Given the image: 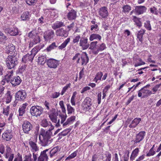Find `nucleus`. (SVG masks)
Returning <instances> with one entry per match:
<instances>
[{
	"label": "nucleus",
	"instance_id": "nucleus-61",
	"mask_svg": "<svg viewBox=\"0 0 161 161\" xmlns=\"http://www.w3.org/2000/svg\"><path fill=\"white\" fill-rule=\"evenodd\" d=\"M138 60L140 62V63L136 64L134 65L135 67H136L145 64V62L142 61V60L141 58H140L138 59Z\"/></svg>",
	"mask_w": 161,
	"mask_h": 161
},
{
	"label": "nucleus",
	"instance_id": "nucleus-57",
	"mask_svg": "<svg viewBox=\"0 0 161 161\" xmlns=\"http://www.w3.org/2000/svg\"><path fill=\"white\" fill-rule=\"evenodd\" d=\"M156 153L155 151L154 150H152V149H150L148 153L146 154V156L149 157L151 156H153Z\"/></svg>",
	"mask_w": 161,
	"mask_h": 161
},
{
	"label": "nucleus",
	"instance_id": "nucleus-38",
	"mask_svg": "<svg viewBox=\"0 0 161 161\" xmlns=\"http://www.w3.org/2000/svg\"><path fill=\"white\" fill-rule=\"evenodd\" d=\"M70 38H68L60 46L58 47V48L59 49H62L65 48L68 43L70 42Z\"/></svg>",
	"mask_w": 161,
	"mask_h": 161
},
{
	"label": "nucleus",
	"instance_id": "nucleus-1",
	"mask_svg": "<svg viewBox=\"0 0 161 161\" xmlns=\"http://www.w3.org/2000/svg\"><path fill=\"white\" fill-rule=\"evenodd\" d=\"M54 128L53 126H52L47 131L43 129H41L40 135L42 136L43 138L42 139H41L40 136L39 138L42 146H47L52 142L53 140L51 138L52 136H53V133L51 131L54 129Z\"/></svg>",
	"mask_w": 161,
	"mask_h": 161
},
{
	"label": "nucleus",
	"instance_id": "nucleus-11",
	"mask_svg": "<svg viewBox=\"0 0 161 161\" xmlns=\"http://www.w3.org/2000/svg\"><path fill=\"white\" fill-rule=\"evenodd\" d=\"M26 97V94L24 91H19L16 94V101L15 102H16L17 100L23 101L25 99Z\"/></svg>",
	"mask_w": 161,
	"mask_h": 161
},
{
	"label": "nucleus",
	"instance_id": "nucleus-19",
	"mask_svg": "<svg viewBox=\"0 0 161 161\" xmlns=\"http://www.w3.org/2000/svg\"><path fill=\"white\" fill-rule=\"evenodd\" d=\"M147 8L144 6H136L135 10L137 15L141 14L145 12Z\"/></svg>",
	"mask_w": 161,
	"mask_h": 161
},
{
	"label": "nucleus",
	"instance_id": "nucleus-60",
	"mask_svg": "<svg viewBox=\"0 0 161 161\" xmlns=\"http://www.w3.org/2000/svg\"><path fill=\"white\" fill-rule=\"evenodd\" d=\"M11 151V148L8 146L7 147V149L6 150V154L5 157L6 158H8L9 157V153H10Z\"/></svg>",
	"mask_w": 161,
	"mask_h": 161
},
{
	"label": "nucleus",
	"instance_id": "nucleus-8",
	"mask_svg": "<svg viewBox=\"0 0 161 161\" xmlns=\"http://www.w3.org/2000/svg\"><path fill=\"white\" fill-rule=\"evenodd\" d=\"M47 64L50 68H56L59 64V61L53 58H50L47 61Z\"/></svg>",
	"mask_w": 161,
	"mask_h": 161
},
{
	"label": "nucleus",
	"instance_id": "nucleus-26",
	"mask_svg": "<svg viewBox=\"0 0 161 161\" xmlns=\"http://www.w3.org/2000/svg\"><path fill=\"white\" fill-rule=\"evenodd\" d=\"M146 30L144 29H141L137 34V38L139 41L141 42V43H142L143 41V36L144 35Z\"/></svg>",
	"mask_w": 161,
	"mask_h": 161
},
{
	"label": "nucleus",
	"instance_id": "nucleus-2",
	"mask_svg": "<svg viewBox=\"0 0 161 161\" xmlns=\"http://www.w3.org/2000/svg\"><path fill=\"white\" fill-rule=\"evenodd\" d=\"M89 60L87 54L86 52L83 53L81 55L79 53H77L72 58L74 62L76 60L77 63H81L82 65H86L88 62Z\"/></svg>",
	"mask_w": 161,
	"mask_h": 161
},
{
	"label": "nucleus",
	"instance_id": "nucleus-4",
	"mask_svg": "<svg viewBox=\"0 0 161 161\" xmlns=\"http://www.w3.org/2000/svg\"><path fill=\"white\" fill-rule=\"evenodd\" d=\"M30 113L32 116L36 117H39L43 112V108L40 106H32L30 110Z\"/></svg>",
	"mask_w": 161,
	"mask_h": 161
},
{
	"label": "nucleus",
	"instance_id": "nucleus-9",
	"mask_svg": "<svg viewBox=\"0 0 161 161\" xmlns=\"http://www.w3.org/2000/svg\"><path fill=\"white\" fill-rule=\"evenodd\" d=\"M3 30L6 33L9 34L11 36H16L18 35L19 33L18 28L16 27H5L4 28Z\"/></svg>",
	"mask_w": 161,
	"mask_h": 161
},
{
	"label": "nucleus",
	"instance_id": "nucleus-58",
	"mask_svg": "<svg viewBox=\"0 0 161 161\" xmlns=\"http://www.w3.org/2000/svg\"><path fill=\"white\" fill-rule=\"evenodd\" d=\"M81 37L80 35L76 36L73 39V42L74 43H78Z\"/></svg>",
	"mask_w": 161,
	"mask_h": 161
},
{
	"label": "nucleus",
	"instance_id": "nucleus-16",
	"mask_svg": "<svg viewBox=\"0 0 161 161\" xmlns=\"http://www.w3.org/2000/svg\"><path fill=\"white\" fill-rule=\"evenodd\" d=\"M98 13L100 16L103 18H107L108 15V9L106 7H103L100 8Z\"/></svg>",
	"mask_w": 161,
	"mask_h": 161
},
{
	"label": "nucleus",
	"instance_id": "nucleus-30",
	"mask_svg": "<svg viewBox=\"0 0 161 161\" xmlns=\"http://www.w3.org/2000/svg\"><path fill=\"white\" fill-rule=\"evenodd\" d=\"M98 42L97 41L92 42L90 43V47L89 49L92 50V53L93 54V51H95L97 50L98 45Z\"/></svg>",
	"mask_w": 161,
	"mask_h": 161
},
{
	"label": "nucleus",
	"instance_id": "nucleus-27",
	"mask_svg": "<svg viewBox=\"0 0 161 161\" xmlns=\"http://www.w3.org/2000/svg\"><path fill=\"white\" fill-rule=\"evenodd\" d=\"M102 37L98 34L96 33H93L90 36L89 40L91 41H92L94 40L100 41L101 40Z\"/></svg>",
	"mask_w": 161,
	"mask_h": 161
},
{
	"label": "nucleus",
	"instance_id": "nucleus-12",
	"mask_svg": "<svg viewBox=\"0 0 161 161\" xmlns=\"http://www.w3.org/2000/svg\"><path fill=\"white\" fill-rule=\"evenodd\" d=\"M15 52V47L13 44H10L6 47L5 53L7 54H9V55H13L14 54L15 56H16V53Z\"/></svg>",
	"mask_w": 161,
	"mask_h": 161
},
{
	"label": "nucleus",
	"instance_id": "nucleus-54",
	"mask_svg": "<svg viewBox=\"0 0 161 161\" xmlns=\"http://www.w3.org/2000/svg\"><path fill=\"white\" fill-rule=\"evenodd\" d=\"M39 50L38 47H35L31 50V53L32 54L34 55L35 56Z\"/></svg>",
	"mask_w": 161,
	"mask_h": 161
},
{
	"label": "nucleus",
	"instance_id": "nucleus-18",
	"mask_svg": "<svg viewBox=\"0 0 161 161\" xmlns=\"http://www.w3.org/2000/svg\"><path fill=\"white\" fill-rule=\"evenodd\" d=\"M49 149H46L41 152L40 155L38 158V161H47L48 159V156L46 152Z\"/></svg>",
	"mask_w": 161,
	"mask_h": 161
},
{
	"label": "nucleus",
	"instance_id": "nucleus-63",
	"mask_svg": "<svg viewBox=\"0 0 161 161\" xmlns=\"http://www.w3.org/2000/svg\"><path fill=\"white\" fill-rule=\"evenodd\" d=\"M31 154H29L28 155L25 156V159L24 161H31Z\"/></svg>",
	"mask_w": 161,
	"mask_h": 161
},
{
	"label": "nucleus",
	"instance_id": "nucleus-7",
	"mask_svg": "<svg viewBox=\"0 0 161 161\" xmlns=\"http://www.w3.org/2000/svg\"><path fill=\"white\" fill-rule=\"evenodd\" d=\"M146 132L144 131H141L138 133L136 134L135 138L134 140H133L134 142V144L139 143L143 140L144 138Z\"/></svg>",
	"mask_w": 161,
	"mask_h": 161
},
{
	"label": "nucleus",
	"instance_id": "nucleus-15",
	"mask_svg": "<svg viewBox=\"0 0 161 161\" xmlns=\"http://www.w3.org/2000/svg\"><path fill=\"white\" fill-rule=\"evenodd\" d=\"M79 45L82 48L83 50L88 48L90 44L88 43V39L86 38H82L80 40Z\"/></svg>",
	"mask_w": 161,
	"mask_h": 161
},
{
	"label": "nucleus",
	"instance_id": "nucleus-62",
	"mask_svg": "<svg viewBox=\"0 0 161 161\" xmlns=\"http://www.w3.org/2000/svg\"><path fill=\"white\" fill-rule=\"evenodd\" d=\"M7 98L6 99V102L7 103H8L10 102L11 99L12 98V96L10 94L7 93Z\"/></svg>",
	"mask_w": 161,
	"mask_h": 161
},
{
	"label": "nucleus",
	"instance_id": "nucleus-24",
	"mask_svg": "<svg viewBox=\"0 0 161 161\" xmlns=\"http://www.w3.org/2000/svg\"><path fill=\"white\" fill-rule=\"evenodd\" d=\"M34 57V55L32 54L31 53L30 54L28 53L23 57L22 61L25 62L27 60L31 62L33 60Z\"/></svg>",
	"mask_w": 161,
	"mask_h": 161
},
{
	"label": "nucleus",
	"instance_id": "nucleus-55",
	"mask_svg": "<svg viewBox=\"0 0 161 161\" xmlns=\"http://www.w3.org/2000/svg\"><path fill=\"white\" fill-rule=\"evenodd\" d=\"M59 116L61 119V123L62 124L65 121L67 117V115L66 114L64 115L62 114H60L59 115Z\"/></svg>",
	"mask_w": 161,
	"mask_h": 161
},
{
	"label": "nucleus",
	"instance_id": "nucleus-48",
	"mask_svg": "<svg viewBox=\"0 0 161 161\" xmlns=\"http://www.w3.org/2000/svg\"><path fill=\"white\" fill-rule=\"evenodd\" d=\"M12 77L11 75L8 74L4 76V79L6 80V83H10L11 80L12 79Z\"/></svg>",
	"mask_w": 161,
	"mask_h": 161
},
{
	"label": "nucleus",
	"instance_id": "nucleus-14",
	"mask_svg": "<svg viewBox=\"0 0 161 161\" xmlns=\"http://www.w3.org/2000/svg\"><path fill=\"white\" fill-rule=\"evenodd\" d=\"M55 33L57 36L66 37L68 36L69 32L63 28H61L56 30Z\"/></svg>",
	"mask_w": 161,
	"mask_h": 161
},
{
	"label": "nucleus",
	"instance_id": "nucleus-37",
	"mask_svg": "<svg viewBox=\"0 0 161 161\" xmlns=\"http://www.w3.org/2000/svg\"><path fill=\"white\" fill-rule=\"evenodd\" d=\"M29 144L32 149L35 152L38 151L39 150L38 147H37L36 144L34 142L32 141H30L29 142Z\"/></svg>",
	"mask_w": 161,
	"mask_h": 161
},
{
	"label": "nucleus",
	"instance_id": "nucleus-10",
	"mask_svg": "<svg viewBox=\"0 0 161 161\" xmlns=\"http://www.w3.org/2000/svg\"><path fill=\"white\" fill-rule=\"evenodd\" d=\"M22 127L24 132L26 134L29 133V132L33 128L32 125L29 122L27 121L24 122Z\"/></svg>",
	"mask_w": 161,
	"mask_h": 161
},
{
	"label": "nucleus",
	"instance_id": "nucleus-32",
	"mask_svg": "<svg viewBox=\"0 0 161 161\" xmlns=\"http://www.w3.org/2000/svg\"><path fill=\"white\" fill-rule=\"evenodd\" d=\"M139 152V149L137 148L133 151L130 158V159L131 161H133L135 159V158L137 156Z\"/></svg>",
	"mask_w": 161,
	"mask_h": 161
},
{
	"label": "nucleus",
	"instance_id": "nucleus-41",
	"mask_svg": "<svg viewBox=\"0 0 161 161\" xmlns=\"http://www.w3.org/2000/svg\"><path fill=\"white\" fill-rule=\"evenodd\" d=\"M71 130V129H67L63 131L62 132L58 134V136H66Z\"/></svg>",
	"mask_w": 161,
	"mask_h": 161
},
{
	"label": "nucleus",
	"instance_id": "nucleus-34",
	"mask_svg": "<svg viewBox=\"0 0 161 161\" xmlns=\"http://www.w3.org/2000/svg\"><path fill=\"white\" fill-rule=\"evenodd\" d=\"M30 15L28 11H26L24 12L23 14L21 15V18L22 20L23 21L26 20H28L29 18L30 17Z\"/></svg>",
	"mask_w": 161,
	"mask_h": 161
},
{
	"label": "nucleus",
	"instance_id": "nucleus-59",
	"mask_svg": "<svg viewBox=\"0 0 161 161\" xmlns=\"http://www.w3.org/2000/svg\"><path fill=\"white\" fill-rule=\"evenodd\" d=\"M150 12L154 14L155 15H157L158 14V13L157 12V9L154 7H153V8H150Z\"/></svg>",
	"mask_w": 161,
	"mask_h": 161
},
{
	"label": "nucleus",
	"instance_id": "nucleus-52",
	"mask_svg": "<svg viewBox=\"0 0 161 161\" xmlns=\"http://www.w3.org/2000/svg\"><path fill=\"white\" fill-rule=\"evenodd\" d=\"M129 152L128 150H126L124 152V161H128L129 159Z\"/></svg>",
	"mask_w": 161,
	"mask_h": 161
},
{
	"label": "nucleus",
	"instance_id": "nucleus-17",
	"mask_svg": "<svg viewBox=\"0 0 161 161\" xmlns=\"http://www.w3.org/2000/svg\"><path fill=\"white\" fill-rule=\"evenodd\" d=\"M2 138L6 141H10L13 137V132L11 130H7L2 134Z\"/></svg>",
	"mask_w": 161,
	"mask_h": 161
},
{
	"label": "nucleus",
	"instance_id": "nucleus-35",
	"mask_svg": "<svg viewBox=\"0 0 161 161\" xmlns=\"http://www.w3.org/2000/svg\"><path fill=\"white\" fill-rule=\"evenodd\" d=\"M41 125L44 127H46L50 126H53L51 123L50 122L48 121L46 119H44L42 120L41 122Z\"/></svg>",
	"mask_w": 161,
	"mask_h": 161
},
{
	"label": "nucleus",
	"instance_id": "nucleus-6",
	"mask_svg": "<svg viewBox=\"0 0 161 161\" xmlns=\"http://www.w3.org/2000/svg\"><path fill=\"white\" fill-rule=\"evenodd\" d=\"M28 36L33 39L32 42L35 44H36L40 42L39 36L34 31H32L29 33Z\"/></svg>",
	"mask_w": 161,
	"mask_h": 161
},
{
	"label": "nucleus",
	"instance_id": "nucleus-28",
	"mask_svg": "<svg viewBox=\"0 0 161 161\" xmlns=\"http://www.w3.org/2000/svg\"><path fill=\"white\" fill-rule=\"evenodd\" d=\"M64 26V22L61 21H57L53 24L52 27L53 29L55 30L56 29Z\"/></svg>",
	"mask_w": 161,
	"mask_h": 161
},
{
	"label": "nucleus",
	"instance_id": "nucleus-23",
	"mask_svg": "<svg viewBox=\"0 0 161 161\" xmlns=\"http://www.w3.org/2000/svg\"><path fill=\"white\" fill-rule=\"evenodd\" d=\"M58 146H57L53 148L50 152V157L51 158L57 155L58 153L60 151V150Z\"/></svg>",
	"mask_w": 161,
	"mask_h": 161
},
{
	"label": "nucleus",
	"instance_id": "nucleus-13",
	"mask_svg": "<svg viewBox=\"0 0 161 161\" xmlns=\"http://www.w3.org/2000/svg\"><path fill=\"white\" fill-rule=\"evenodd\" d=\"M54 32L53 30H48L44 33V38L45 41H48L53 38Z\"/></svg>",
	"mask_w": 161,
	"mask_h": 161
},
{
	"label": "nucleus",
	"instance_id": "nucleus-47",
	"mask_svg": "<svg viewBox=\"0 0 161 161\" xmlns=\"http://www.w3.org/2000/svg\"><path fill=\"white\" fill-rule=\"evenodd\" d=\"M123 12H124L125 13H128L129 12L130 10H131V7L129 5H126L124 6L123 7Z\"/></svg>",
	"mask_w": 161,
	"mask_h": 161
},
{
	"label": "nucleus",
	"instance_id": "nucleus-21",
	"mask_svg": "<svg viewBox=\"0 0 161 161\" xmlns=\"http://www.w3.org/2000/svg\"><path fill=\"white\" fill-rule=\"evenodd\" d=\"M21 82V80L20 77L18 76L12 77V79L11 80V83L13 87L19 85Z\"/></svg>",
	"mask_w": 161,
	"mask_h": 161
},
{
	"label": "nucleus",
	"instance_id": "nucleus-29",
	"mask_svg": "<svg viewBox=\"0 0 161 161\" xmlns=\"http://www.w3.org/2000/svg\"><path fill=\"white\" fill-rule=\"evenodd\" d=\"M47 58L46 55H42L41 56L38 57V63L39 64L43 65L45 64L46 62L47 63Z\"/></svg>",
	"mask_w": 161,
	"mask_h": 161
},
{
	"label": "nucleus",
	"instance_id": "nucleus-40",
	"mask_svg": "<svg viewBox=\"0 0 161 161\" xmlns=\"http://www.w3.org/2000/svg\"><path fill=\"white\" fill-rule=\"evenodd\" d=\"M7 39V36L4 35L3 33L0 31V42L3 43H5V41Z\"/></svg>",
	"mask_w": 161,
	"mask_h": 161
},
{
	"label": "nucleus",
	"instance_id": "nucleus-42",
	"mask_svg": "<svg viewBox=\"0 0 161 161\" xmlns=\"http://www.w3.org/2000/svg\"><path fill=\"white\" fill-rule=\"evenodd\" d=\"M58 47L56 45L55 42H54L52 43L46 49L47 51L49 52L51 50L56 48Z\"/></svg>",
	"mask_w": 161,
	"mask_h": 161
},
{
	"label": "nucleus",
	"instance_id": "nucleus-31",
	"mask_svg": "<svg viewBox=\"0 0 161 161\" xmlns=\"http://www.w3.org/2000/svg\"><path fill=\"white\" fill-rule=\"evenodd\" d=\"M75 119V116H72L68 118L66 121L63 124V127H65L67 125L71 124L74 121Z\"/></svg>",
	"mask_w": 161,
	"mask_h": 161
},
{
	"label": "nucleus",
	"instance_id": "nucleus-51",
	"mask_svg": "<svg viewBox=\"0 0 161 161\" xmlns=\"http://www.w3.org/2000/svg\"><path fill=\"white\" fill-rule=\"evenodd\" d=\"M103 75V73L102 72H98L97 74L96 77L94 78V80L96 82L98 80H100Z\"/></svg>",
	"mask_w": 161,
	"mask_h": 161
},
{
	"label": "nucleus",
	"instance_id": "nucleus-53",
	"mask_svg": "<svg viewBox=\"0 0 161 161\" xmlns=\"http://www.w3.org/2000/svg\"><path fill=\"white\" fill-rule=\"evenodd\" d=\"M78 151L77 150L75 151L74 153L71 154L70 155H69L66 159V160L67 159H70L72 158H73L75 157L77 155V153Z\"/></svg>",
	"mask_w": 161,
	"mask_h": 161
},
{
	"label": "nucleus",
	"instance_id": "nucleus-45",
	"mask_svg": "<svg viewBox=\"0 0 161 161\" xmlns=\"http://www.w3.org/2000/svg\"><path fill=\"white\" fill-rule=\"evenodd\" d=\"M26 3L29 6L35 5L37 2V0H25Z\"/></svg>",
	"mask_w": 161,
	"mask_h": 161
},
{
	"label": "nucleus",
	"instance_id": "nucleus-20",
	"mask_svg": "<svg viewBox=\"0 0 161 161\" xmlns=\"http://www.w3.org/2000/svg\"><path fill=\"white\" fill-rule=\"evenodd\" d=\"M76 12L74 9H71L67 15V18L69 20L75 19L77 16Z\"/></svg>",
	"mask_w": 161,
	"mask_h": 161
},
{
	"label": "nucleus",
	"instance_id": "nucleus-39",
	"mask_svg": "<svg viewBox=\"0 0 161 161\" xmlns=\"http://www.w3.org/2000/svg\"><path fill=\"white\" fill-rule=\"evenodd\" d=\"M133 20L137 26L140 27L142 26V23L140 20V19L137 18L136 16H133Z\"/></svg>",
	"mask_w": 161,
	"mask_h": 161
},
{
	"label": "nucleus",
	"instance_id": "nucleus-64",
	"mask_svg": "<svg viewBox=\"0 0 161 161\" xmlns=\"http://www.w3.org/2000/svg\"><path fill=\"white\" fill-rule=\"evenodd\" d=\"M84 68H83L79 73V80L81 79L84 75Z\"/></svg>",
	"mask_w": 161,
	"mask_h": 161
},
{
	"label": "nucleus",
	"instance_id": "nucleus-44",
	"mask_svg": "<svg viewBox=\"0 0 161 161\" xmlns=\"http://www.w3.org/2000/svg\"><path fill=\"white\" fill-rule=\"evenodd\" d=\"M67 110L68 114H71L73 112H74V109L69 104H67Z\"/></svg>",
	"mask_w": 161,
	"mask_h": 161
},
{
	"label": "nucleus",
	"instance_id": "nucleus-3",
	"mask_svg": "<svg viewBox=\"0 0 161 161\" xmlns=\"http://www.w3.org/2000/svg\"><path fill=\"white\" fill-rule=\"evenodd\" d=\"M5 62L7 67L9 69H14L18 64L17 58L14 54L13 55H8L6 59Z\"/></svg>",
	"mask_w": 161,
	"mask_h": 161
},
{
	"label": "nucleus",
	"instance_id": "nucleus-33",
	"mask_svg": "<svg viewBox=\"0 0 161 161\" xmlns=\"http://www.w3.org/2000/svg\"><path fill=\"white\" fill-rule=\"evenodd\" d=\"M28 104L26 103H24L23 104L21 107L19 108V116H23L24 114L25 113V109L26 106Z\"/></svg>",
	"mask_w": 161,
	"mask_h": 161
},
{
	"label": "nucleus",
	"instance_id": "nucleus-46",
	"mask_svg": "<svg viewBox=\"0 0 161 161\" xmlns=\"http://www.w3.org/2000/svg\"><path fill=\"white\" fill-rule=\"evenodd\" d=\"M144 27L148 31H150L152 29L150 21L149 20L146 21L144 23Z\"/></svg>",
	"mask_w": 161,
	"mask_h": 161
},
{
	"label": "nucleus",
	"instance_id": "nucleus-56",
	"mask_svg": "<svg viewBox=\"0 0 161 161\" xmlns=\"http://www.w3.org/2000/svg\"><path fill=\"white\" fill-rule=\"evenodd\" d=\"M59 104L62 109V111L64 113H66V109L64 104V102L63 101L59 102Z\"/></svg>",
	"mask_w": 161,
	"mask_h": 161
},
{
	"label": "nucleus",
	"instance_id": "nucleus-50",
	"mask_svg": "<svg viewBox=\"0 0 161 161\" xmlns=\"http://www.w3.org/2000/svg\"><path fill=\"white\" fill-rule=\"evenodd\" d=\"M77 94V92H74L71 98L70 102L72 105H75V98Z\"/></svg>",
	"mask_w": 161,
	"mask_h": 161
},
{
	"label": "nucleus",
	"instance_id": "nucleus-43",
	"mask_svg": "<svg viewBox=\"0 0 161 161\" xmlns=\"http://www.w3.org/2000/svg\"><path fill=\"white\" fill-rule=\"evenodd\" d=\"M48 114L49 115V117H51V115L53 116H57L58 115V113L56 112L55 109L54 108H52L50 110V112H48Z\"/></svg>",
	"mask_w": 161,
	"mask_h": 161
},
{
	"label": "nucleus",
	"instance_id": "nucleus-49",
	"mask_svg": "<svg viewBox=\"0 0 161 161\" xmlns=\"http://www.w3.org/2000/svg\"><path fill=\"white\" fill-rule=\"evenodd\" d=\"M92 99L89 97H86L84 99L83 103L84 105L86 104H91L92 105V103H91Z\"/></svg>",
	"mask_w": 161,
	"mask_h": 161
},
{
	"label": "nucleus",
	"instance_id": "nucleus-36",
	"mask_svg": "<svg viewBox=\"0 0 161 161\" xmlns=\"http://www.w3.org/2000/svg\"><path fill=\"white\" fill-rule=\"evenodd\" d=\"M51 121L54 123H56V126L58 127L60 125V119L57 120V116H52L51 115V117H49Z\"/></svg>",
	"mask_w": 161,
	"mask_h": 161
},
{
	"label": "nucleus",
	"instance_id": "nucleus-5",
	"mask_svg": "<svg viewBox=\"0 0 161 161\" xmlns=\"http://www.w3.org/2000/svg\"><path fill=\"white\" fill-rule=\"evenodd\" d=\"M152 94L151 91L142 88L138 91V96L139 97L145 98Z\"/></svg>",
	"mask_w": 161,
	"mask_h": 161
},
{
	"label": "nucleus",
	"instance_id": "nucleus-25",
	"mask_svg": "<svg viewBox=\"0 0 161 161\" xmlns=\"http://www.w3.org/2000/svg\"><path fill=\"white\" fill-rule=\"evenodd\" d=\"M141 119L140 118H136L132 121L131 124L129 125L130 128L135 127L141 121Z\"/></svg>",
	"mask_w": 161,
	"mask_h": 161
},
{
	"label": "nucleus",
	"instance_id": "nucleus-22",
	"mask_svg": "<svg viewBox=\"0 0 161 161\" xmlns=\"http://www.w3.org/2000/svg\"><path fill=\"white\" fill-rule=\"evenodd\" d=\"M106 48V45L104 43L100 44H98L97 50L95 51H93V54L95 55L97 54L99 52L104 50Z\"/></svg>",
	"mask_w": 161,
	"mask_h": 161
}]
</instances>
